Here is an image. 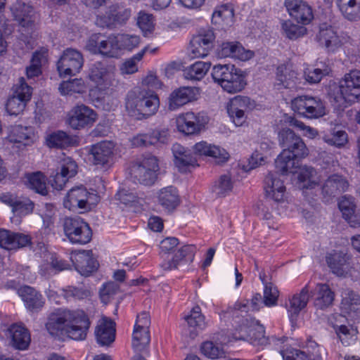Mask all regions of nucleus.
Here are the masks:
<instances>
[{
	"label": "nucleus",
	"instance_id": "obj_1",
	"mask_svg": "<svg viewBox=\"0 0 360 360\" xmlns=\"http://www.w3.org/2000/svg\"><path fill=\"white\" fill-rule=\"evenodd\" d=\"M248 301L236 302L233 307L219 313L220 321L224 325L233 327V333L228 340H223L221 345L212 341H205L200 346L201 353L211 359H217L224 356V345L233 341L244 340L254 347H262L268 344L269 338L265 335V328L260 322L247 314Z\"/></svg>",
	"mask_w": 360,
	"mask_h": 360
},
{
	"label": "nucleus",
	"instance_id": "obj_2",
	"mask_svg": "<svg viewBox=\"0 0 360 360\" xmlns=\"http://www.w3.org/2000/svg\"><path fill=\"white\" fill-rule=\"evenodd\" d=\"M278 141L283 149L275 160L277 172L283 175L297 174L298 186L302 191L304 200L314 208L315 182L311 179L313 169L300 165V162L309 155V149L302 139L290 129L280 131Z\"/></svg>",
	"mask_w": 360,
	"mask_h": 360
},
{
	"label": "nucleus",
	"instance_id": "obj_3",
	"mask_svg": "<svg viewBox=\"0 0 360 360\" xmlns=\"http://www.w3.org/2000/svg\"><path fill=\"white\" fill-rule=\"evenodd\" d=\"M90 325L89 316L83 309L58 308L49 314L45 327L53 337L66 335L73 340L81 341L86 338Z\"/></svg>",
	"mask_w": 360,
	"mask_h": 360
},
{
	"label": "nucleus",
	"instance_id": "obj_4",
	"mask_svg": "<svg viewBox=\"0 0 360 360\" xmlns=\"http://www.w3.org/2000/svg\"><path fill=\"white\" fill-rule=\"evenodd\" d=\"M172 150L174 157V164L180 172H187L190 167L198 166L195 156L212 158L217 163L226 162L229 153L223 148L201 141L193 146V155L179 143H174Z\"/></svg>",
	"mask_w": 360,
	"mask_h": 360
},
{
	"label": "nucleus",
	"instance_id": "obj_5",
	"mask_svg": "<svg viewBox=\"0 0 360 360\" xmlns=\"http://www.w3.org/2000/svg\"><path fill=\"white\" fill-rule=\"evenodd\" d=\"M160 107L157 94L139 86L130 90L126 96L125 108L129 115L143 120L154 115Z\"/></svg>",
	"mask_w": 360,
	"mask_h": 360
},
{
	"label": "nucleus",
	"instance_id": "obj_6",
	"mask_svg": "<svg viewBox=\"0 0 360 360\" xmlns=\"http://www.w3.org/2000/svg\"><path fill=\"white\" fill-rule=\"evenodd\" d=\"M328 96L338 108L345 107L346 103H354L360 99V70H351L345 75L339 84L328 86Z\"/></svg>",
	"mask_w": 360,
	"mask_h": 360
},
{
	"label": "nucleus",
	"instance_id": "obj_7",
	"mask_svg": "<svg viewBox=\"0 0 360 360\" xmlns=\"http://www.w3.org/2000/svg\"><path fill=\"white\" fill-rule=\"evenodd\" d=\"M11 10L20 27V40L25 43L27 49H32L37 37V15L34 8L22 0H17Z\"/></svg>",
	"mask_w": 360,
	"mask_h": 360
},
{
	"label": "nucleus",
	"instance_id": "obj_8",
	"mask_svg": "<svg viewBox=\"0 0 360 360\" xmlns=\"http://www.w3.org/2000/svg\"><path fill=\"white\" fill-rule=\"evenodd\" d=\"M87 78L91 84L89 96L92 101H99L115 80L114 67L96 61L89 67Z\"/></svg>",
	"mask_w": 360,
	"mask_h": 360
},
{
	"label": "nucleus",
	"instance_id": "obj_9",
	"mask_svg": "<svg viewBox=\"0 0 360 360\" xmlns=\"http://www.w3.org/2000/svg\"><path fill=\"white\" fill-rule=\"evenodd\" d=\"M212 77L221 89L229 94L242 91L247 85L246 74L234 65H216L212 70Z\"/></svg>",
	"mask_w": 360,
	"mask_h": 360
},
{
	"label": "nucleus",
	"instance_id": "obj_10",
	"mask_svg": "<svg viewBox=\"0 0 360 360\" xmlns=\"http://www.w3.org/2000/svg\"><path fill=\"white\" fill-rule=\"evenodd\" d=\"M91 163L103 170H108L113 163L115 143L112 141H101L86 148Z\"/></svg>",
	"mask_w": 360,
	"mask_h": 360
},
{
	"label": "nucleus",
	"instance_id": "obj_11",
	"mask_svg": "<svg viewBox=\"0 0 360 360\" xmlns=\"http://www.w3.org/2000/svg\"><path fill=\"white\" fill-rule=\"evenodd\" d=\"M208 122L209 117L204 112H182L177 115L175 120L178 131L186 136L200 134Z\"/></svg>",
	"mask_w": 360,
	"mask_h": 360
},
{
	"label": "nucleus",
	"instance_id": "obj_12",
	"mask_svg": "<svg viewBox=\"0 0 360 360\" xmlns=\"http://www.w3.org/2000/svg\"><path fill=\"white\" fill-rule=\"evenodd\" d=\"M65 235L72 244L84 245L89 243L92 238V230L89 224L81 217H68L63 223Z\"/></svg>",
	"mask_w": 360,
	"mask_h": 360
},
{
	"label": "nucleus",
	"instance_id": "obj_13",
	"mask_svg": "<svg viewBox=\"0 0 360 360\" xmlns=\"http://www.w3.org/2000/svg\"><path fill=\"white\" fill-rule=\"evenodd\" d=\"M13 89V94L6 101V110L8 115L16 116L23 112L31 99L32 88L26 83L24 77H20Z\"/></svg>",
	"mask_w": 360,
	"mask_h": 360
},
{
	"label": "nucleus",
	"instance_id": "obj_14",
	"mask_svg": "<svg viewBox=\"0 0 360 360\" xmlns=\"http://www.w3.org/2000/svg\"><path fill=\"white\" fill-rule=\"evenodd\" d=\"M159 165L158 159L151 155H147L140 162L133 164L131 175L140 184L150 186L155 183Z\"/></svg>",
	"mask_w": 360,
	"mask_h": 360
},
{
	"label": "nucleus",
	"instance_id": "obj_15",
	"mask_svg": "<svg viewBox=\"0 0 360 360\" xmlns=\"http://www.w3.org/2000/svg\"><path fill=\"white\" fill-rule=\"evenodd\" d=\"M100 34H95L89 39L86 49L89 52L107 58H118L121 56L116 35H109L103 39H100Z\"/></svg>",
	"mask_w": 360,
	"mask_h": 360
},
{
	"label": "nucleus",
	"instance_id": "obj_16",
	"mask_svg": "<svg viewBox=\"0 0 360 360\" xmlns=\"http://www.w3.org/2000/svg\"><path fill=\"white\" fill-rule=\"evenodd\" d=\"M83 65L84 57L82 53L70 48L63 51L56 63L59 76L64 78L79 73Z\"/></svg>",
	"mask_w": 360,
	"mask_h": 360
},
{
	"label": "nucleus",
	"instance_id": "obj_17",
	"mask_svg": "<svg viewBox=\"0 0 360 360\" xmlns=\"http://www.w3.org/2000/svg\"><path fill=\"white\" fill-rule=\"evenodd\" d=\"M256 106L254 100L246 96H236L231 98L226 105V110L231 121L236 127H241L245 122V112L252 110Z\"/></svg>",
	"mask_w": 360,
	"mask_h": 360
},
{
	"label": "nucleus",
	"instance_id": "obj_18",
	"mask_svg": "<svg viewBox=\"0 0 360 360\" xmlns=\"http://www.w3.org/2000/svg\"><path fill=\"white\" fill-rule=\"evenodd\" d=\"M91 200L97 202L98 195L89 192L84 186H77L68 192L63 200V205L70 211L87 210L94 204Z\"/></svg>",
	"mask_w": 360,
	"mask_h": 360
},
{
	"label": "nucleus",
	"instance_id": "obj_19",
	"mask_svg": "<svg viewBox=\"0 0 360 360\" xmlns=\"http://www.w3.org/2000/svg\"><path fill=\"white\" fill-rule=\"evenodd\" d=\"M97 113L89 107L79 104L73 107L67 115V124L73 129L91 127L97 120Z\"/></svg>",
	"mask_w": 360,
	"mask_h": 360
},
{
	"label": "nucleus",
	"instance_id": "obj_20",
	"mask_svg": "<svg viewBox=\"0 0 360 360\" xmlns=\"http://www.w3.org/2000/svg\"><path fill=\"white\" fill-rule=\"evenodd\" d=\"M169 139V130L165 127H158L148 133H139L130 140L132 147H146L167 144Z\"/></svg>",
	"mask_w": 360,
	"mask_h": 360
},
{
	"label": "nucleus",
	"instance_id": "obj_21",
	"mask_svg": "<svg viewBox=\"0 0 360 360\" xmlns=\"http://www.w3.org/2000/svg\"><path fill=\"white\" fill-rule=\"evenodd\" d=\"M264 193L265 198L280 204L288 201V193L284 181L276 174L269 173L264 181Z\"/></svg>",
	"mask_w": 360,
	"mask_h": 360
},
{
	"label": "nucleus",
	"instance_id": "obj_22",
	"mask_svg": "<svg viewBox=\"0 0 360 360\" xmlns=\"http://www.w3.org/2000/svg\"><path fill=\"white\" fill-rule=\"evenodd\" d=\"M215 39L214 32L211 30L200 31L193 37L188 47V55L191 58L206 57L213 46Z\"/></svg>",
	"mask_w": 360,
	"mask_h": 360
},
{
	"label": "nucleus",
	"instance_id": "obj_23",
	"mask_svg": "<svg viewBox=\"0 0 360 360\" xmlns=\"http://www.w3.org/2000/svg\"><path fill=\"white\" fill-rule=\"evenodd\" d=\"M78 166L77 162L70 157L65 156L59 162V172L51 176V186L60 191L65 186L70 179L74 177L77 173Z\"/></svg>",
	"mask_w": 360,
	"mask_h": 360
},
{
	"label": "nucleus",
	"instance_id": "obj_24",
	"mask_svg": "<svg viewBox=\"0 0 360 360\" xmlns=\"http://www.w3.org/2000/svg\"><path fill=\"white\" fill-rule=\"evenodd\" d=\"M70 259L77 271L84 276H90L98 267V263L94 257L91 250L72 252Z\"/></svg>",
	"mask_w": 360,
	"mask_h": 360
},
{
	"label": "nucleus",
	"instance_id": "obj_25",
	"mask_svg": "<svg viewBox=\"0 0 360 360\" xmlns=\"http://www.w3.org/2000/svg\"><path fill=\"white\" fill-rule=\"evenodd\" d=\"M284 5L290 17L297 23L306 25L314 18L312 8L304 0H285Z\"/></svg>",
	"mask_w": 360,
	"mask_h": 360
},
{
	"label": "nucleus",
	"instance_id": "obj_26",
	"mask_svg": "<svg viewBox=\"0 0 360 360\" xmlns=\"http://www.w3.org/2000/svg\"><path fill=\"white\" fill-rule=\"evenodd\" d=\"M217 55L220 58H231L240 61H247L254 56V52L245 49L238 41H225L218 47Z\"/></svg>",
	"mask_w": 360,
	"mask_h": 360
},
{
	"label": "nucleus",
	"instance_id": "obj_27",
	"mask_svg": "<svg viewBox=\"0 0 360 360\" xmlns=\"http://www.w3.org/2000/svg\"><path fill=\"white\" fill-rule=\"evenodd\" d=\"M349 182L345 177L339 174L330 176L322 186V195L325 202H330L347 191Z\"/></svg>",
	"mask_w": 360,
	"mask_h": 360
},
{
	"label": "nucleus",
	"instance_id": "obj_28",
	"mask_svg": "<svg viewBox=\"0 0 360 360\" xmlns=\"http://www.w3.org/2000/svg\"><path fill=\"white\" fill-rule=\"evenodd\" d=\"M196 250L194 245H184L177 250L171 259L162 261L160 267L164 271H172L191 263L194 259Z\"/></svg>",
	"mask_w": 360,
	"mask_h": 360
},
{
	"label": "nucleus",
	"instance_id": "obj_29",
	"mask_svg": "<svg viewBox=\"0 0 360 360\" xmlns=\"http://www.w3.org/2000/svg\"><path fill=\"white\" fill-rule=\"evenodd\" d=\"M41 257L44 263L39 266V271L42 276H51L59 271L69 269L70 264L56 253L50 252L44 248Z\"/></svg>",
	"mask_w": 360,
	"mask_h": 360
},
{
	"label": "nucleus",
	"instance_id": "obj_30",
	"mask_svg": "<svg viewBox=\"0 0 360 360\" xmlns=\"http://www.w3.org/2000/svg\"><path fill=\"white\" fill-rule=\"evenodd\" d=\"M17 294L23 302L25 309L32 313L37 312L42 309L45 300L40 292L34 288L23 285L17 290Z\"/></svg>",
	"mask_w": 360,
	"mask_h": 360
},
{
	"label": "nucleus",
	"instance_id": "obj_31",
	"mask_svg": "<svg viewBox=\"0 0 360 360\" xmlns=\"http://www.w3.org/2000/svg\"><path fill=\"white\" fill-rule=\"evenodd\" d=\"M31 244V237L25 233L0 229V248L17 250Z\"/></svg>",
	"mask_w": 360,
	"mask_h": 360
},
{
	"label": "nucleus",
	"instance_id": "obj_32",
	"mask_svg": "<svg viewBox=\"0 0 360 360\" xmlns=\"http://www.w3.org/2000/svg\"><path fill=\"white\" fill-rule=\"evenodd\" d=\"M309 298V290L307 286L303 288L300 292L289 297L285 304V309L292 326L297 323L298 316L301 311L306 307Z\"/></svg>",
	"mask_w": 360,
	"mask_h": 360
},
{
	"label": "nucleus",
	"instance_id": "obj_33",
	"mask_svg": "<svg viewBox=\"0 0 360 360\" xmlns=\"http://www.w3.org/2000/svg\"><path fill=\"white\" fill-rule=\"evenodd\" d=\"M326 260L331 271L338 276L346 277L352 268L349 255L342 252L330 253Z\"/></svg>",
	"mask_w": 360,
	"mask_h": 360
},
{
	"label": "nucleus",
	"instance_id": "obj_34",
	"mask_svg": "<svg viewBox=\"0 0 360 360\" xmlns=\"http://www.w3.org/2000/svg\"><path fill=\"white\" fill-rule=\"evenodd\" d=\"M200 91L197 87L183 86L173 91L169 98V108L176 110L198 99Z\"/></svg>",
	"mask_w": 360,
	"mask_h": 360
},
{
	"label": "nucleus",
	"instance_id": "obj_35",
	"mask_svg": "<svg viewBox=\"0 0 360 360\" xmlns=\"http://www.w3.org/2000/svg\"><path fill=\"white\" fill-rule=\"evenodd\" d=\"M115 323L105 316L98 320L95 328V337L97 342L102 346H108L115 341Z\"/></svg>",
	"mask_w": 360,
	"mask_h": 360
},
{
	"label": "nucleus",
	"instance_id": "obj_36",
	"mask_svg": "<svg viewBox=\"0 0 360 360\" xmlns=\"http://www.w3.org/2000/svg\"><path fill=\"white\" fill-rule=\"evenodd\" d=\"M157 198L158 204L167 213H172L181 203L179 191L173 186L161 188L158 192Z\"/></svg>",
	"mask_w": 360,
	"mask_h": 360
},
{
	"label": "nucleus",
	"instance_id": "obj_37",
	"mask_svg": "<svg viewBox=\"0 0 360 360\" xmlns=\"http://www.w3.org/2000/svg\"><path fill=\"white\" fill-rule=\"evenodd\" d=\"M7 138L11 143L27 146L33 144L37 137L33 127L19 124L10 128Z\"/></svg>",
	"mask_w": 360,
	"mask_h": 360
},
{
	"label": "nucleus",
	"instance_id": "obj_38",
	"mask_svg": "<svg viewBox=\"0 0 360 360\" xmlns=\"http://www.w3.org/2000/svg\"><path fill=\"white\" fill-rule=\"evenodd\" d=\"M318 41L328 52H333L342 45V41L330 25L326 23L319 27Z\"/></svg>",
	"mask_w": 360,
	"mask_h": 360
},
{
	"label": "nucleus",
	"instance_id": "obj_39",
	"mask_svg": "<svg viewBox=\"0 0 360 360\" xmlns=\"http://www.w3.org/2000/svg\"><path fill=\"white\" fill-rule=\"evenodd\" d=\"M8 334L13 347L20 350H25L28 347L31 341L30 334L24 326L13 324L8 328Z\"/></svg>",
	"mask_w": 360,
	"mask_h": 360
},
{
	"label": "nucleus",
	"instance_id": "obj_40",
	"mask_svg": "<svg viewBox=\"0 0 360 360\" xmlns=\"http://www.w3.org/2000/svg\"><path fill=\"white\" fill-rule=\"evenodd\" d=\"M293 111L307 118L315 117V98L312 96H301L292 100Z\"/></svg>",
	"mask_w": 360,
	"mask_h": 360
},
{
	"label": "nucleus",
	"instance_id": "obj_41",
	"mask_svg": "<svg viewBox=\"0 0 360 360\" xmlns=\"http://www.w3.org/2000/svg\"><path fill=\"white\" fill-rule=\"evenodd\" d=\"M297 73L292 70H290L288 65H281L277 68L276 78L279 83L277 85H281L285 89H297L300 88L298 82L300 79L297 77Z\"/></svg>",
	"mask_w": 360,
	"mask_h": 360
},
{
	"label": "nucleus",
	"instance_id": "obj_42",
	"mask_svg": "<svg viewBox=\"0 0 360 360\" xmlns=\"http://www.w3.org/2000/svg\"><path fill=\"white\" fill-rule=\"evenodd\" d=\"M131 15V10L128 8H118L114 11V13L110 15H98L96 20V24L101 27H112L117 23L122 24L125 22Z\"/></svg>",
	"mask_w": 360,
	"mask_h": 360
},
{
	"label": "nucleus",
	"instance_id": "obj_43",
	"mask_svg": "<svg viewBox=\"0 0 360 360\" xmlns=\"http://www.w3.org/2000/svg\"><path fill=\"white\" fill-rule=\"evenodd\" d=\"M46 145L50 148L64 149L73 146L74 139L66 132L58 130L46 136Z\"/></svg>",
	"mask_w": 360,
	"mask_h": 360
},
{
	"label": "nucleus",
	"instance_id": "obj_44",
	"mask_svg": "<svg viewBox=\"0 0 360 360\" xmlns=\"http://www.w3.org/2000/svg\"><path fill=\"white\" fill-rule=\"evenodd\" d=\"M210 68V62L196 61L184 70V75L186 79L200 81L207 74Z\"/></svg>",
	"mask_w": 360,
	"mask_h": 360
},
{
	"label": "nucleus",
	"instance_id": "obj_45",
	"mask_svg": "<svg viewBox=\"0 0 360 360\" xmlns=\"http://www.w3.org/2000/svg\"><path fill=\"white\" fill-rule=\"evenodd\" d=\"M48 49L44 47L37 50L32 55L31 63L26 69V75L28 79L38 77L41 73V64L47 58Z\"/></svg>",
	"mask_w": 360,
	"mask_h": 360
},
{
	"label": "nucleus",
	"instance_id": "obj_46",
	"mask_svg": "<svg viewBox=\"0 0 360 360\" xmlns=\"http://www.w3.org/2000/svg\"><path fill=\"white\" fill-rule=\"evenodd\" d=\"M189 327L191 335L196 334L199 330H202L205 326V316L201 312L199 306H194L189 314L184 317Z\"/></svg>",
	"mask_w": 360,
	"mask_h": 360
},
{
	"label": "nucleus",
	"instance_id": "obj_47",
	"mask_svg": "<svg viewBox=\"0 0 360 360\" xmlns=\"http://www.w3.org/2000/svg\"><path fill=\"white\" fill-rule=\"evenodd\" d=\"M340 304L341 311L346 314L360 311V295L352 290H345L342 293Z\"/></svg>",
	"mask_w": 360,
	"mask_h": 360
},
{
	"label": "nucleus",
	"instance_id": "obj_48",
	"mask_svg": "<svg viewBox=\"0 0 360 360\" xmlns=\"http://www.w3.org/2000/svg\"><path fill=\"white\" fill-rule=\"evenodd\" d=\"M25 185L41 195H46V176L41 172L27 173L25 175Z\"/></svg>",
	"mask_w": 360,
	"mask_h": 360
},
{
	"label": "nucleus",
	"instance_id": "obj_49",
	"mask_svg": "<svg viewBox=\"0 0 360 360\" xmlns=\"http://www.w3.org/2000/svg\"><path fill=\"white\" fill-rule=\"evenodd\" d=\"M260 149L263 152H259L258 150H255L250 158L248 159V164L246 166H243V169L245 172L257 168V167L263 165L265 162V160L268 155H271V146L270 144L262 142L260 144Z\"/></svg>",
	"mask_w": 360,
	"mask_h": 360
},
{
	"label": "nucleus",
	"instance_id": "obj_50",
	"mask_svg": "<svg viewBox=\"0 0 360 360\" xmlns=\"http://www.w3.org/2000/svg\"><path fill=\"white\" fill-rule=\"evenodd\" d=\"M58 89L62 95L82 94L86 91V85L83 79L76 78L62 82Z\"/></svg>",
	"mask_w": 360,
	"mask_h": 360
},
{
	"label": "nucleus",
	"instance_id": "obj_51",
	"mask_svg": "<svg viewBox=\"0 0 360 360\" xmlns=\"http://www.w3.org/2000/svg\"><path fill=\"white\" fill-rule=\"evenodd\" d=\"M233 188V181L229 174H223L214 182L212 187V193L218 198L229 195Z\"/></svg>",
	"mask_w": 360,
	"mask_h": 360
},
{
	"label": "nucleus",
	"instance_id": "obj_52",
	"mask_svg": "<svg viewBox=\"0 0 360 360\" xmlns=\"http://www.w3.org/2000/svg\"><path fill=\"white\" fill-rule=\"evenodd\" d=\"M281 27L283 34L290 40H296L307 32V29L304 26L295 24L290 20H283Z\"/></svg>",
	"mask_w": 360,
	"mask_h": 360
},
{
	"label": "nucleus",
	"instance_id": "obj_53",
	"mask_svg": "<svg viewBox=\"0 0 360 360\" xmlns=\"http://www.w3.org/2000/svg\"><path fill=\"white\" fill-rule=\"evenodd\" d=\"M262 284L263 289V304L267 307H273L277 305L279 297V291L277 287L271 282H266L264 278L259 276Z\"/></svg>",
	"mask_w": 360,
	"mask_h": 360
},
{
	"label": "nucleus",
	"instance_id": "obj_54",
	"mask_svg": "<svg viewBox=\"0 0 360 360\" xmlns=\"http://www.w3.org/2000/svg\"><path fill=\"white\" fill-rule=\"evenodd\" d=\"M234 17V10L231 4H224L217 6L213 13L212 22L213 23H219L221 21L229 24L233 22Z\"/></svg>",
	"mask_w": 360,
	"mask_h": 360
},
{
	"label": "nucleus",
	"instance_id": "obj_55",
	"mask_svg": "<svg viewBox=\"0 0 360 360\" xmlns=\"http://www.w3.org/2000/svg\"><path fill=\"white\" fill-rule=\"evenodd\" d=\"M148 50V47H143L138 53L132 56L131 58L125 60L120 65V70L122 75H131L139 70L138 63L140 62L143 56Z\"/></svg>",
	"mask_w": 360,
	"mask_h": 360
},
{
	"label": "nucleus",
	"instance_id": "obj_56",
	"mask_svg": "<svg viewBox=\"0 0 360 360\" xmlns=\"http://www.w3.org/2000/svg\"><path fill=\"white\" fill-rule=\"evenodd\" d=\"M115 198L126 207H137L142 205L143 199L139 198L136 193L124 188H120L115 195Z\"/></svg>",
	"mask_w": 360,
	"mask_h": 360
},
{
	"label": "nucleus",
	"instance_id": "obj_57",
	"mask_svg": "<svg viewBox=\"0 0 360 360\" xmlns=\"http://www.w3.org/2000/svg\"><path fill=\"white\" fill-rule=\"evenodd\" d=\"M136 24L144 37H148L155 30V20L152 14L145 11L138 13Z\"/></svg>",
	"mask_w": 360,
	"mask_h": 360
},
{
	"label": "nucleus",
	"instance_id": "obj_58",
	"mask_svg": "<svg viewBox=\"0 0 360 360\" xmlns=\"http://www.w3.org/2000/svg\"><path fill=\"white\" fill-rule=\"evenodd\" d=\"M316 291V306L323 309L332 304L334 300V293L328 285H317Z\"/></svg>",
	"mask_w": 360,
	"mask_h": 360
},
{
	"label": "nucleus",
	"instance_id": "obj_59",
	"mask_svg": "<svg viewBox=\"0 0 360 360\" xmlns=\"http://www.w3.org/2000/svg\"><path fill=\"white\" fill-rule=\"evenodd\" d=\"M150 342V330L134 328L132 347L135 352H142Z\"/></svg>",
	"mask_w": 360,
	"mask_h": 360
},
{
	"label": "nucleus",
	"instance_id": "obj_60",
	"mask_svg": "<svg viewBox=\"0 0 360 360\" xmlns=\"http://www.w3.org/2000/svg\"><path fill=\"white\" fill-rule=\"evenodd\" d=\"M119 41L120 55L122 51H132L141 44V39L136 34H121L116 35Z\"/></svg>",
	"mask_w": 360,
	"mask_h": 360
},
{
	"label": "nucleus",
	"instance_id": "obj_61",
	"mask_svg": "<svg viewBox=\"0 0 360 360\" xmlns=\"http://www.w3.org/2000/svg\"><path fill=\"white\" fill-rule=\"evenodd\" d=\"M338 6L349 20H355L357 18V13L360 1L359 0H338Z\"/></svg>",
	"mask_w": 360,
	"mask_h": 360
},
{
	"label": "nucleus",
	"instance_id": "obj_62",
	"mask_svg": "<svg viewBox=\"0 0 360 360\" xmlns=\"http://www.w3.org/2000/svg\"><path fill=\"white\" fill-rule=\"evenodd\" d=\"M338 206L345 220L347 221L352 226H355L356 223L354 219L356 217L354 215L355 205L354 202L345 197H343L339 202Z\"/></svg>",
	"mask_w": 360,
	"mask_h": 360
},
{
	"label": "nucleus",
	"instance_id": "obj_63",
	"mask_svg": "<svg viewBox=\"0 0 360 360\" xmlns=\"http://www.w3.org/2000/svg\"><path fill=\"white\" fill-rule=\"evenodd\" d=\"M34 203L27 198H18L13 210L15 214L18 216H25L32 212Z\"/></svg>",
	"mask_w": 360,
	"mask_h": 360
},
{
	"label": "nucleus",
	"instance_id": "obj_64",
	"mask_svg": "<svg viewBox=\"0 0 360 360\" xmlns=\"http://www.w3.org/2000/svg\"><path fill=\"white\" fill-rule=\"evenodd\" d=\"M118 290L119 286L115 283L108 282L104 283L100 290V298L101 302L107 304Z\"/></svg>",
	"mask_w": 360,
	"mask_h": 360
}]
</instances>
